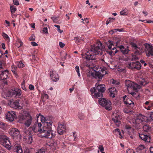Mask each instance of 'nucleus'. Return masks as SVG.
I'll return each mask as SVG.
<instances>
[{
	"mask_svg": "<svg viewBox=\"0 0 153 153\" xmlns=\"http://www.w3.org/2000/svg\"><path fill=\"white\" fill-rule=\"evenodd\" d=\"M29 88L31 90H34V86L31 84L30 85H29Z\"/></svg>",
	"mask_w": 153,
	"mask_h": 153,
	"instance_id": "4d7b16f0",
	"label": "nucleus"
},
{
	"mask_svg": "<svg viewBox=\"0 0 153 153\" xmlns=\"http://www.w3.org/2000/svg\"><path fill=\"white\" fill-rule=\"evenodd\" d=\"M108 90L110 93V95L111 97H114L115 95L117 94V91L116 88L114 87H111L109 88Z\"/></svg>",
	"mask_w": 153,
	"mask_h": 153,
	"instance_id": "393cba45",
	"label": "nucleus"
},
{
	"mask_svg": "<svg viewBox=\"0 0 153 153\" xmlns=\"http://www.w3.org/2000/svg\"><path fill=\"white\" fill-rule=\"evenodd\" d=\"M110 82L114 85L117 88H118L120 86V83L118 80L111 79V80Z\"/></svg>",
	"mask_w": 153,
	"mask_h": 153,
	"instance_id": "2f4dec72",
	"label": "nucleus"
},
{
	"mask_svg": "<svg viewBox=\"0 0 153 153\" xmlns=\"http://www.w3.org/2000/svg\"><path fill=\"white\" fill-rule=\"evenodd\" d=\"M143 130L146 132H148V133L150 132L152 130V128L149 125L145 124L143 126Z\"/></svg>",
	"mask_w": 153,
	"mask_h": 153,
	"instance_id": "c85d7f7f",
	"label": "nucleus"
},
{
	"mask_svg": "<svg viewBox=\"0 0 153 153\" xmlns=\"http://www.w3.org/2000/svg\"><path fill=\"white\" fill-rule=\"evenodd\" d=\"M59 46L61 48H63L65 45L64 43H63L62 42H59Z\"/></svg>",
	"mask_w": 153,
	"mask_h": 153,
	"instance_id": "5fc2aeb1",
	"label": "nucleus"
},
{
	"mask_svg": "<svg viewBox=\"0 0 153 153\" xmlns=\"http://www.w3.org/2000/svg\"><path fill=\"white\" fill-rule=\"evenodd\" d=\"M126 85L128 91L132 90L135 92H137L141 88L140 85L129 80H126Z\"/></svg>",
	"mask_w": 153,
	"mask_h": 153,
	"instance_id": "39448f33",
	"label": "nucleus"
},
{
	"mask_svg": "<svg viewBox=\"0 0 153 153\" xmlns=\"http://www.w3.org/2000/svg\"><path fill=\"white\" fill-rule=\"evenodd\" d=\"M29 40L30 41H34L35 40V37L34 36H31Z\"/></svg>",
	"mask_w": 153,
	"mask_h": 153,
	"instance_id": "052dcab7",
	"label": "nucleus"
},
{
	"mask_svg": "<svg viewBox=\"0 0 153 153\" xmlns=\"http://www.w3.org/2000/svg\"><path fill=\"white\" fill-rule=\"evenodd\" d=\"M147 117L143 116L142 114H140L136 120V122L142 123L144 121H147Z\"/></svg>",
	"mask_w": 153,
	"mask_h": 153,
	"instance_id": "412c9836",
	"label": "nucleus"
},
{
	"mask_svg": "<svg viewBox=\"0 0 153 153\" xmlns=\"http://www.w3.org/2000/svg\"><path fill=\"white\" fill-rule=\"evenodd\" d=\"M98 148L101 152H102L104 150V148L102 145H100L99 146Z\"/></svg>",
	"mask_w": 153,
	"mask_h": 153,
	"instance_id": "a18cd8bd",
	"label": "nucleus"
},
{
	"mask_svg": "<svg viewBox=\"0 0 153 153\" xmlns=\"http://www.w3.org/2000/svg\"><path fill=\"white\" fill-rule=\"evenodd\" d=\"M0 143L3 146L10 150L11 144L9 138L5 135H0Z\"/></svg>",
	"mask_w": 153,
	"mask_h": 153,
	"instance_id": "423d86ee",
	"label": "nucleus"
},
{
	"mask_svg": "<svg viewBox=\"0 0 153 153\" xmlns=\"http://www.w3.org/2000/svg\"><path fill=\"white\" fill-rule=\"evenodd\" d=\"M153 121V112H151L149 114V117H147V122H152Z\"/></svg>",
	"mask_w": 153,
	"mask_h": 153,
	"instance_id": "c9c22d12",
	"label": "nucleus"
},
{
	"mask_svg": "<svg viewBox=\"0 0 153 153\" xmlns=\"http://www.w3.org/2000/svg\"><path fill=\"white\" fill-rule=\"evenodd\" d=\"M150 153H153V147H151L150 148Z\"/></svg>",
	"mask_w": 153,
	"mask_h": 153,
	"instance_id": "774afa93",
	"label": "nucleus"
},
{
	"mask_svg": "<svg viewBox=\"0 0 153 153\" xmlns=\"http://www.w3.org/2000/svg\"><path fill=\"white\" fill-rule=\"evenodd\" d=\"M131 126L128 125H126L125 126V128L127 130H130L131 128Z\"/></svg>",
	"mask_w": 153,
	"mask_h": 153,
	"instance_id": "6e6d98bb",
	"label": "nucleus"
},
{
	"mask_svg": "<svg viewBox=\"0 0 153 153\" xmlns=\"http://www.w3.org/2000/svg\"><path fill=\"white\" fill-rule=\"evenodd\" d=\"M74 39L75 40L76 42V43H80L82 41V39L78 37H75Z\"/></svg>",
	"mask_w": 153,
	"mask_h": 153,
	"instance_id": "79ce46f5",
	"label": "nucleus"
},
{
	"mask_svg": "<svg viewBox=\"0 0 153 153\" xmlns=\"http://www.w3.org/2000/svg\"><path fill=\"white\" fill-rule=\"evenodd\" d=\"M99 103L107 110L110 111L111 110V102L108 100H106L105 98H102L98 100Z\"/></svg>",
	"mask_w": 153,
	"mask_h": 153,
	"instance_id": "1a4fd4ad",
	"label": "nucleus"
},
{
	"mask_svg": "<svg viewBox=\"0 0 153 153\" xmlns=\"http://www.w3.org/2000/svg\"><path fill=\"white\" fill-rule=\"evenodd\" d=\"M25 65L22 62H19L18 63L17 66L19 68H23L25 67Z\"/></svg>",
	"mask_w": 153,
	"mask_h": 153,
	"instance_id": "a19ab883",
	"label": "nucleus"
},
{
	"mask_svg": "<svg viewBox=\"0 0 153 153\" xmlns=\"http://www.w3.org/2000/svg\"><path fill=\"white\" fill-rule=\"evenodd\" d=\"M130 94L132 95L133 97H135V96L136 95V93L135 92H131Z\"/></svg>",
	"mask_w": 153,
	"mask_h": 153,
	"instance_id": "338daca9",
	"label": "nucleus"
},
{
	"mask_svg": "<svg viewBox=\"0 0 153 153\" xmlns=\"http://www.w3.org/2000/svg\"><path fill=\"white\" fill-rule=\"evenodd\" d=\"M135 152L133 149H128L126 151V153H134Z\"/></svg>",
	"mask_w": 153,
	"mask_h": 153,
	"instance_id": "8fccbe9b",
	"label": "nucleus"
},
{
	"mask_svg": "<svg viewBox=\"0 0 153 153\" xmlns=\"http://www.w3.org/2000/svg\"><path fill=\"white\" fill-rule=\"evenodd\" d=\"M144 21H146V22L147 23H153V21H152L150 20H144Z\"/></svg>",
	"mask_w": 153,
	"mask_h": 153,
	"instance_id": "69168bd1",
	"label": "nucleus"
},
{
	"mask_svg": "<svg viewBox=\"0 0 153 153\" xmlns=\"http://www.w3.org/2000/svg\"><path fill=\"white\" fill-rule=\"evenodd\" d=\"M9 71L7 69H0V79L3 80L4 85H7V79L9 78L8 76Z\"/></svg>",
	"mask_w": 153,
	"mask_h": 153,
	"instance_id": "6e6552de",
	"label": "nucleus"
},
{
	"mask_svg": "<svg viewBox=\"0 0 153 153\" xmlns=\"http://www.w3.org/2000/svg\"><path fill=\"white\" fill-rule=\"evenodd\" d=\"M50 74L51 79L53 81L56 82L59 80V78L58 75L55 74L53 71H51Z\"/></svg>",
	"mask_w": 153,
	"mask_h": 153,
	"instance_id": "bb28decb",
	"label": "nucleus"
},
{
	"mask_svg": "<svg viewBox=\"0 0 153 153\" xmlns=\"http://www.w3.org/2000/svg\"><path fill=\"white\" fill-rule=\"evenodd\" d=\"M106 69L104 67L101 69V72H96L95 73V77L98 78L99 80H101L102 77L106 74Z\"/></svg>",
	"mask_w": 153,
	"mask_h": 153,
	"instance_id": "dca6fc26",
	"label": "nucleus"
},
{
	"mask_svg": "<svg viewBox=\"0 0 153 153\" xmlns=\"http://www.w3.org/2000/svg\"><path fill=\"white\" fill-rule=\"evenodd\" d=\"M51 124V123L47 122L42 126L41 123H39L36 121L34 122L33 125L30 128L34 133L39 132L41 134L42 137L51 139L53 138L56 135L55 132L51 129L50 126Z\"/></svg>",
	"mask_w": 153,
	"mask_h": 153,
	"instance_id": "f257e3e1",
	"label": "nucleus"
},
{
	"mask_svg": "<svg viewBox=\"0 0 153 153\" xmlns=\"http://www.w3.org/2000/svg\"><path fill=\"white\" fill-rule=\"evenodd\" d=\"M21 94V90L19 89L16 88L14 91L11 92L10 95L15 97H20Z\"/></svg>",
	"mask_w": 153,
	"mask_h": 153,
	"instance_id": "6ab92c4d",
	"label": "nucleus"
},
{
	"mask_svg": "<svg viewBox=\"0 0 153 153\" xmlns=\"http://www.w3.org/2000/svg\"><path fill=\"white\" fill-rule=\"evenodd\" d=\"M120 41H118L116 42V47L118 48L121 52L123 54L125 55L128 54L130 50L128 49L125 48L123 46L120 45Z\"/></svg>",
	"mask_w": 153,
	"mask_h": 153,
	"instance_id": "2eb2a0df",
	"label": "nucleus"
},
{
	"mask_svg": "<svg viewBox=\"0 0 153 153\" xmlns=\"http://www.w3.org/2000/svg\"><path fill=\"white\" fill-rule=\"evenodd\" d=\"M10 10L12 14H13L15 13L16 11V8L14 6L12 5L10 6Z\"/></svg>",
	"mask_w": 153,
	"mask_h": 153,
	"instance_id": "58836bf2",
	"label": "nucleus"
},
{
	"mask_svg": "<svg viewBox=\"0 0 153 153\" xmlns=\"http://www.w3.org/2000/svg\"><path fill=\"white\" fill-rule=\"evenodd\" d=\"M128 68L131 70H140L141 67L140 63L138 61L130 62L128 65Z\"/></svg>",
	"mask_w": 153,
	"mask_h": 153,
	"instance_id": "9b49d317",
	"label": "nucleus"
},
{
	"mask_svg": "<svg viewBox=\"0 0 153 153\" xmlns=\"http://www.w3.org/2000/svg\"><path fill=\"white\" fill-rule=\"evenodd\" d=\"M9 133L14 139L20 138L21 136L19 131L16 128H13L11 129Z\"/></svg>",
	"mask_w": 153,
	"mask_h": 153,
	"instance_id": "f8f14e48",
	"label": "nucleus"
},
{
	"mask_svg": "<svg viewBox=\"0 0 153 153\" xmlns=\"http://www.w3.org/2000/svg\"><path fill=\"white\" fill-rule=\"evenodd\" d=\"M66 130V126L64 124L59 123L57 129V132L59 134L61 135L65 132Z\"/></svg>",
	"mask_w": 153,
	"mask_h": 153,
	"instance_id": "f3484780",
	"label": "nucleus"
},
{
	"mask_svg": "<svg viewBox=\"0 0 153 153\" xmlns=\"http://www.w3.org/2000/svg\"><path fill=\"white\" fill-rule=\"evenodd\" d=\"M43 97L46 99H48V95L46 94H43Z\"/></svg>",
	"mask_w": 153,
	"mask_h": 153,
	"instance_id": "0e129e2a",
	"label": "nucleus"
},
{
	"mask_svg": "<svg viewBox=\"0 0 153 153\" xmlns=\"http://www.w3.org/2000/svg\"><path fill=\"white\" fill-rule=\"evenodd\" d=\"M108 47L109 50H108L107 52L110 55H114L117 52L119 51L117 48H118L114 47L113 42L109 40L108 41Z\"/></svg>",
	"mask_w": 153,
	"mask_h": 153,
	"instance_id": "9d476101",
	"label": "nucleus"
},
{
	"mask_svg": "<svg viewBox=\"0 0 153 153\" xmlns=\"http://www.w3.org/2000/svg\"><path fill=\"white\" fill-rule=\"evenodd\" d=\"M21 87L22 88V89L25 91L26 90V88L25 87V86L24 84V83H22L21 84Z\"/></svg>",
	"mask_w": 153,
	"mask_h": 153,
	"instance_id": "13d9d810",
	"label": "nucleus"
},
{
	"mask_svg": "<svg viewBox=\"0 0 153 153\" xmlns=\"http://www.w3.org/2000/svg\"><path fill=\"white\" fill-rule=\"evenodd\" d=\"M140 138L146 142H149L150 141V137L149 135H147L143 134H139Z\"/></svg>",
	"mask_w": 153,
	"mask_h": 153,
	"instance_id": "b1692460",
	"label": "nucleus"
},
{
	"mask_svg": "<svg viewBox=\"0 0 153 153\" xmlns=\"http://www.w3.org/2000/svg\"><path fill=\"white\" fill-rule=\"evenodd\" d=\"M0 128L3 130H5L7 128V125L6 123L0 122Z\"/></svg>",
	"mask_w": 153,
	"mask_h": 153,
	"instance_id": "f704fd0d",
	"label": "nucleus"
},
{
	"mask_svg": "<svg viewBox=\"0 0 153 153\" xmlns=\"http://www.w3.org/2000/svg\"><path fill=\"white\" fill-rule=\"evenodd\" d=\"M40 120L41 121V122L43 124V125H44L45 124V123H51V126H50L51 127V129H52V128L55 126L54 125H53V122L52 120L50 119V118H49V120L48 119L46 120L45 118L42 115H40Z\"/></svg>",
	"mask_w": 153,
	"mask_h": 153,
	"instance_id": "aec40b11",
	"label": "nucleus"
},
{
	"mask_svg": "<svg viewBox=\"0 0 153 153\" xmlns=\"http://www.w3.org/2000/svg\"><path fill=\"white\" fill-rule=\"evenodd\" d=\"M78 117L81 120H83L84 117V116L82 114H79Z\"/></svg>",
	"mask_w": 153,
	"mask_h": 153,
	"instance_id": "49530a36",
	"label": "nucleus"
},
{
	"mask_svg": "<svg viewBox=\"0 0 153 153\" xmlns=\"http://www.w3.org/2000/svg\"><path fill=\"white\" fill-rule=\"evenodd\" d=\"M10 106L15 109L19 108L20 107L19 102L15 101L13 102H11L10 103Z\"/></svg>",
	"mask_w": 153,
	"mask_h": 153,
	"instance_id": "cd10ccee",
	"label": "nucleus"
},
{
	"mask_svg": "<svg viewBox=\"0 0 153 153\" xmlns=\"http://www.w3.org/2000/svg\"><path fill=\"white\" fill-rule=\"evenodd\" d=\"M134 55H132V60L136 61L139 60V57L138 56H139V55H136L135 54H134Z\"/></svg>",
	"mask_w": 153,
	"mask_h": 153,
	"instance_id": "ea45409f",
	"label": "nucleus"
},
{
	"mask_svg": "<svg viewBox=\"0 0 153 153\" xmlns=\"http://www.w3.org/2000/svg\"><path fill=\"white\" fill-rule=\"evenodd\" d=\"M33 135L31 134L27 135L26 137V141L28 144L31 143L33 141Z\"/></svg>",
	"mask_w": 153,
	"mask_h": 153,
	"instance_id": "7c9ffc66",
	"label": "nucleus"
},
{
	"mask_svg": "<svg viewBox=\"0 0 153 153\" xmlns=\"http://www.w3.org/2000/svg\"><path fill=\"white\" fill-rule=\"evenodd\" d=\"M42 33L45 34H48V28L47 27H44L42 30Z\"/></svg>",
	"mask_w": 153,
	"mask_h": 153,
	"instance_id": "c03bdc74",
	"label": "nucleus"
},
{
	"mask_svg": "<svg viewBox=\"0 0 153 153\" xmlns=\"http://www.w3.org/2000/svg\"><path fill=\"white\" fill-rule=\"evenodd\" d=\"M16 116L13 111H8L6 114V119L7 121L11 122L14 120Z\"/></svg>",
	"mask_w": 153,
	"mask_h": 153,
	"instance_id": "ddd939ff",
	"label": "nucleus"
},
{
	"mask_svg": "<svg viewBox=\"0 0 153 153\" xmlns=\"http://www.w3.org/2000/svg\"><path fill=\"white\" fill-rule=\"evenodd\" d=\"M140 62L142 64H143V65L144 67H146L147 65V64L145 62V61L143 59L140 60Z\"/></svg>",
	"mask_w": 153,
	"mask_h": 153,
	"instance_id": "864d4df0",
	"label": "nucleus"
},
{
	"mask_svg": "<svg viewBox=\"0 0 153 153\" xmlns=\"http://www.w3.org/2000/svg\"><path fill=\"white\" fill-rule=\"evenodd\" d=\"M120 13L121 15H127L128 13V10L126 8L120 11Z\"/></svg>",
	"mask_w": 153,
	"mask_h": 153,
	"instance_id": "e433bc0d",
	"label": "nucleus"
},
{
	"mask_svg": "<svg viewBox=\"0 0 153 153\" xmlns=\"http://www.w3.org/2000/svg\"><path fill=\"white\" fill-rule=\"evenodd\" d=\"M73 136L74 137V140L75 141L76 140V137H77L76 132L75 131H74V132H73Z\"/></svg>",
	"mask_w": 153,
	"mask_h": 153,
	"instance_id": "603ef678",
	"label": "nucleus"
},
{
	"mask_svg": "<svg viewBox=\"0 0 153 153\" xmlns=\"http://www.w3.org/2000/svg\"><path fill=\"white\" fill-rule=\"evenodd\" d=\"M145 149L146 147L144 145H140L137 147L136 151L140 153H144L145 152Z\"/></svg>",
	"mask_w": 153,
	"mask_h": 153,
	"instance_id": "a878e982",
	"label": "nucleus"
},
{
	"mask_svg": "<svg viewBox=\"0 0 153 153\" xmlns=\"http://www.w3.org/2000/svg\"><path fill=\"white\" fill-rule=\"evenodd\" d=\"M2 36L4 38H6L7 39H9V37L8 36L4 33H2Z\"/></svg>",
	"mask_w": 153,
	"mask_h": 153,
	"instance_id": "09e8293b",
	"label": "nucleus"
},
{
	"mask_svg": "<svg viewBox=\"0 0 153 153\" xmlns=\"http://www.w3.org/2000/svg\"><path fill=\"white\" fill-rule=\"evenodd\" d=\"M75 70L77 73L78 75L79 76H80V74L79 73V67L78 66H76L75 67Z\"/></svg>",
	"mask_w": 153,
	"mask_h": 153,
	"instance_id": "37998d69",
	"label": "nucleus"
},
{
	"mask_svg": "<svg viewBox=\"0 0 153 153\" xmlns=\"http://www.w3.org/2000/svg\"><path fill=\"white\" fill-rule=\"evenodd\" d=\"M11 71L12 72L13 75L16 76L18 77V75L17 72L18 69L17 67L14 65H12L11 66Z\"/></svg>",
	"mask_w": 153,
	"mask_h": 153,
	"instance_id": "c756f323",
	"label": "nucleus"
},
{
	"mask_svg": "<svg viewBox=\"0 0 153 153\" xmlns=\"http://www.w3.org/2000/svg\"><path fill=\"white\" fill-rule=\"evenodd\" d=\"M24 153H30V151L28 149H26L24 151Z\"/></svg>",
	"mask_w": 153,
	"mask_h": 153,
	"instance_id": "680f3d73",
	"label": "nucleus"
},
{
	"mask_svg": "<svg viewBox=\"0 0 153 153\" xmlns=\"http://www.w3.org/2000/svg\"><path fill=\"white\" fill-rule=\"evenodd\" d=\"M145 51L147 57L153 56V47L151 45L147 44H146Z\"/></svg>",
	"mask_w": 153,
	"mask_h": 153,
	"instance_id": "4468645a",
	"label": "nucleus"
},
{
	"mask_svg": "<svg viewBox=\"0 0 153 153\" xmlns=\"http://www.w3.org/2000/svg\"><path fill=\"white\" fill-rule=\"evenodd\" d=\"M19 122L21 123H24L26 126H29L32 121V118L29 114L27 115H20L19 117Z\"/></svg>",
	"mask_w": 153,
	"mask_h": 153,
	"instance_id": "20e7f679",
	"label": "nucleus"
},
{
	"mask_svg": "<svg viewBox=\"0 0 153 153\" xmlns=\"http://www.w3.org/2000/svg\"><path fill=\"white\" fill-rule=\"evenodd\" d=\"M144 108L148 110H150L153 108V103L151 101H147L143 104Z\"/></svg>",
	"mask_w": 153,
	"mask_h": 153,
	"instance_id": "4be33fe9",
	"label": "nucleus"
},
{
	"mask_svg": "<svg viewBox=\"0 0 153 153\" xmlns=\"http://www.w3.org/2000/svg\"><path fill=\"white\" fill-rule=\"evenodd\" d=\"M131 49L134 54L137 55H141L142 53V48L139 45L134 42H131L130 43Z\"/></svg>",
	"mask_w": 153,
	"mask_h": 153,
	"instance_id": "0eeeda50",
	"label": "nucleus"
},
{
	"mask_svg": "<svg viewBox=\"0 0 153 153\" xmlns=\"http://www.w3.org/2000/svg\"><path fill=\"white\" fill-rule=\"evenodd\" d=\"M92 147H89L86 148L85 151H88L91 150Z\"/></svg>",
	"mask_w": 153,
	"mask_h": 153,
	"instance_id": "e2e57ef3",
	"label": "nucleus"
},
{
	"mask_svg": "<svg viewBox=\"0 0 153 153\" xmlns=\"http://www.w3.org/2000/svg\"><path fill=\"white\" fill-rule=\"evenodd\" d=\"M31 44L33 46H36L38 45L37 43H36L35 42H31Z\"/></svg>",
	"mask_w": 153,
	"mask_h": 153,
	"instance_id": "bf43d9fd",
	"label": "nucleus"
},
{
	"mask_svg": "<svg viewBox=\"0 0 153 153\" xmlns=\"http://www.w3.org/2000/svg\"><path fill=\"white\" fill-rule=\"evenodd\" d=\"M92 94L95 97H102V93L105 91V85L104 84H99L97 83L95 85V87L92 88L90 90Z\"/></svg>",
	"mask_w": 153,
	"mask_h": 153,
	"instance_id": "7ed1b4c3",
	"label": "nucleus"
},
{
	"mask_svg": "<svg viewBox=\"0 0 153 153\" xmlns=\"http://www.w3.org/2000/svg\"><path fill=\"white\" fill-rule=\"evenodd\" d=\"M124 103L126 105L128 106H130V108H132L134 106V103L131 100L128 98L126 95L123 97Z\"/></svg>",
	"mask_w": 153,
	"mask_h": 153,
	"instance_id": "a211bd4d",
	"label": "nucleus"
},
{
	"mask_svg": "<svg viewBox=\"0 0 153 153\" xmlns=\"http://www.w3.org/2000/svg\"><path fill=\"white\" fill-rule=\"evenodd\" d=\"M13 4L16 5H19V3L18 0H13Z\"/></svg>",
	"mask_w": 153,
	"mask_h": 153,
	"instance_id": "de8ad7c7",
	"label": "nucleus"
},
{
	"mask_svg": "<svg viewBox=\"0 0 153 153\" xmlns=\"http://www.w3.org/2000/svg\"><path fill=\"white\" fill-rule=\"evenodd\" d=\"M36 153H45V150L44 149H39Z\"/></svg>",
	"mask_w": 153,
	"mask_h": 153,
	"instance_id": "3c124183",
	"label": "nucleus"
},
{
	"mask_svg": "<svg viewBox=\"0 0 153 153\" xmlns=\"http://www.w3.org/2000/svg\"><path fill=\"white\" fill-rule=\"evenodd\" d=\"M121 117L119 115L116 114L114 117L112 118V120L114 122L116 126H119L121 123Z\"/></svg>",
	"mask_w": 153,
	"mask_h": 153,
	"instance_id": "5701e85b",
	"label": "nucleus"
},
{
	"mask_svg": "<svg viewBox=\"0 0 153 153\" xmlns=\"http://www.w3.org/2000/svg\"><path fill=\"white\" fill-rule=\"evenodd\" d=\"M105 50V47L99 41L95 45H92L88 51L82 54V56L87 60H94L96 55H102Z\"/></svg>",
	"mask_w": 153,
	"mask_h": 153,
	"instance_id": "f03ea898",
	"label": "nucleus"
},
{
	"mask_svg": "<svg viewBox=\"0 0 153 153\" xmlns=\"http://www.w3.org/2000/svg\"><path fill=\"white\" fill-rule=\"evenodd\" d=\"M114 133L118 134L120 136V137L122 138V134L121 133L120 130L118 128H116L113 131Z\"/></svg>",
	"mask_w": 153,
	"mask_h": 153,
	"instance_id": "4c0bfd02",
	"label": "nucleus"
},
{
	"mask_svg": "<svg viewBox=\"0 0 153 153\" xmlns=\"http://www.w3.org/2000/svg\"><path fill=\"white\" fill-rule=\"evenodd\" d=\"M14 153H22L23 151L20 146L19 145L15 146Z\"/></svg>",
	"mask_w": 153,
	"mask_h": 153,
	"instance_id": "473e14b6",
	"label": "nucleus"
},
{
	"mask_svg": "<svg viewBox=\"0 0 153 153\" xmlns=\"http://www.w3.org/2000/svg\"><path fill=\"white\" fill-rule=\"evenodd\" d=\"M139 83L141 86H145L147 85L148 82L144 79H142L141 80L139 81Z\"/></svg>",
	"mask_w": 153,
	"mask_h": 153,
	"instance_id": "72a5a7b5",
	"label": "nucleus"
}]
</instances>
